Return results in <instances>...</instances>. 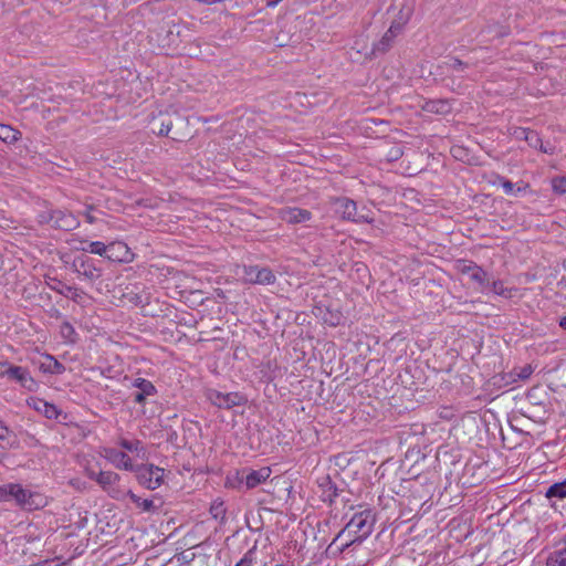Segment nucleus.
<instances>
[{"label":"nucleus","instance_id":"obj_33","mask_svg":"<svg viewBox=\"0 0 566 566\" xmlns=\"http://www.w3.org/2000/svg\"><path fill=\"white\" fill-rule=\"evenodd\" d=\"M527 130L528 128L525 127H511L510 135L516 140H525L527 138Z\"/></svg>","mask_w":566,"mask_h":566},{"label":"nucleus","instance_id":"obj_46","mask_svg":"<svg viewBox=\"0 0 566 566\" xmlns=\"http://www.w3.org/2000/svg\"><path fill=\"white\" fill-rule=\"evenodd\" d=\"M275 566H285L284 564H276Z\"/></svg>","mask_w":566,"mask_h":566},{"label":"nucleus","instance_id":"obj_19","mask_svg":"<svg viewBox=\"0 0 566 566\" xmlns=\"http://www.w3.org/2000/svg\"><path fill=\"white\" fill-rule=\"evenodd\" d=\"M423 112L444 115L451 112L452 105L448 99H428L420 105Z\"/></svg>","mask_w":566,"mask_h":566},{"label":"nucleus","instance_id":"obj_9","mask_svg":"<svg viewBox=\"0 0 566 566\" xmlns=\"http://www.w3.org/2000/svg\"><path fill=\"white\" fill-rule=\"evenodd\" d=\"M74 271L78 276L94 282L102 276V269L96 265L95 260L87 256H78L73 261Z\"/></svg>","mask_w":566,"mask_h":566},{"label":"nucleus","instance_id":"obj_20","mask_svg":"<svg viewBox=\"0 0 566 566\" xmlns=\"http://www.w3.org/2000/svg\"><path fill=\"white\" fill-rule=\"evenodd\" d=\"M318 488L321 490V499L323 502L332 504L338 496V489L329 476H325L319 481Z\"/></svg>","mask_w":566,"mask_h":566},{"label":"nucleus","instance_id":"obj_25","mask_svg":"<svg viewBox=\"0 0 566 566\" xmlns=\"http://www.w3.org/2000/svg\"><path fill=\"white\" fill-rule=\"evenodd\" d=\"M41 368L44 373H50L54 375H61L65 371L64 365H62L57 359H55L51 355L45 356V360L41 364Z\"/></svg>","mask_w":566,"mask_h":566},{"label":"nucleus","instance_id":"obj_42","mask_svg":"<svg viewBox=\"0 0 566 566\" xmlns=\"http://www.w3.org/2000/svg\"><path fill=\"white\" fill-rule=\"evenodd\" d=\"M282 0H266V6L270 8H274L281 2Z\"/></svg>","mask_w":566,"mask_h":566},{"label":"nucleus","instance_id":"obj_22","mask_svg":"<svg viewBox=\"0 0 566 566\" xmlns=\"http://www.w3.org/2000/svg\"><path fill=\"white\" fill-rule=\"evenodd\" d=\"M546 497L552 501V506L557 507L558 501L566 499V480L551 485L546 491Z\"/></svg>","mask_w":566,"mask_h":566},{"label":"nucleus","instance_id":"obj_17","mask_svg":"<svg viewBox=\"0 0 566 566\" xmlns=\"http://www.w3.org/2000/svg\"><path fill=\"white\" fill-rule=\"evenodd\" d=\"M133 387L138 389L134 395V401L138 405H144L147 397L154 396L157 392L153 382L145 378L134 379Z\"/></svg>","mask_w":566,"mask_h":566},{"label":"nucleus","instance_id":"obj_8","mask_svg":"<svg viewBox=\"0 0 566 566\" xmlns=\"http://www.w3.org/2000/svg\"><path fill=\"white\" fill-rule=\"evenodd\" d=\"M244 281L250 284L270 285L275 282V274L269 268L249 265L243 269Z\"/></svg>","mask_w":566,"mask_h":566},{"label":"nucleus","instance_id":"obj_38","mask_svg":"<svg viewBox=\"0 0 566 566\" xmlns=\"http://www.w3.org/2000/svg\"><path fill=\"white\" fill-rule=\"evenodd\" d=\"M193 556H195L193 553L184 552L180 555L176 556V559H177V562H189L193 558Z\"/></svg>","mask_w":566,"mask_h":566},{"label":"nucleus","instance_id":"obj_21","mask_svg":"<svg viewBox=\"0 0 566 566\" xmlns=\"http://www.w3.org/2000/svg\"><path fill=\"white\" fill-rule=\"evenodd\" d=\"M117 444L124 450L135 453L137 457L145 459L146 449L144 443L138 439L128 440L126 438H119Z\"/></svg>","mask_w":566,"mask_h":566},{"label":"nucleus","instance_id":"obj_14","mask_svg":"<svg viewBox=\"0 0 566 566\" xmlns=\"http://www.w3.org/2000/svg\"><path fill=\"white\" fill-rule=\"evenodd\" d=\"M56 229L71 231L80 226L78 219L70 212L63 210H54L50 214L49 220Z\"/></svg>","mask_w":566,"mask_h":566},{"label":"nucleus","instance_id":"obj_32","mask_svg":"<svg viewBox=\"0 0 566 566\" xmlns=\"http://www.w3.org/2000/svg\"><path fill=\"white\" fill-rule=\"evenodd\" d=\"M496 180L499 185L503 188L504 192L506 195H513L514 193V184L510 181L509 179L501 177L496 175Z\"/></svg>","mask_w":566,"mask_h":566},{"label":"nucleus","instance_id":"obj_39","mask_svg":"<svg viewBox=\"0 0 566 566\" xmlns=\"http://www.w3.org/2000/svg\"><path fill=\"white\" fill-rule=\"evenodd\" d=\"M252 558L250 557V552L247 553L235 566H251Z\"/></svg>","mask_w":566,"mask_h":566},{"label":"nucleus","instance_id":"obj_23","mask_svg":"<svg viewBox=\"0 0 566 566\" xmlns=\"http://www.w3.org/2000/svg\"><path fill=\"white\" fill-rule=\"evenodd\" d=\"M271 470L269 468H262L260 470H253L245 476V485L248 489H253L266 481L270 478Z\"/></svg>","mask_w":566,"mask_h":566},{"label":"nucleus","instance_id":"obj_40","mask_svg":"<svg viewBox=\"0 0 566 566\" xmlns=\"http://www.w3.org/2000/svg\"><path fill=\"white\" fill-rule=\"evenodd\" d=\"M451 69L455 72H460L464 69V63L458 59H454L452 61Z\"/></svg>","mask_w":566,"mask_h":566},{"label":"nucleus","instance_id":"obj_10","mask_svg":"<svg viewBox=\"0 0 566 566\" xmlns=\"http://www.w3.org/2000/svg\"><path fill=\"white\" fill-rule=\"evenodd\" d=\"M207 397L209 401L224 409H230L235 406H241L244 403L245 399L238 392H221L214 389L208 391Z\"/></svg>","mask_w":566,"mask_h":566},{"label":"nucleus","instance_id":"obj_15","mask_svg":"<svg viewBox=\"0 0 566 566\" xmlns=\"http://www.w3.org/2000/svg\"><path fill=\"white\" fill-rule=\"evenodd\" d=\"M280 218L287 223H303L312 218V213L306 209L297 207H285L280 210Z\"/></svg>","mask_w":566,"mask_h":566},{"label":"nucleus","instance_id":"obj_37","mask_svg":"<svg viewBox=\"0 0 566 566\" xmlns=\"http://www.w3.org/2000/svg\"><path fill=\"white\" fill-rule=\"evenodd\" d=\"M92 209L93 208L91 206H88V207H86V210L83 212L86 221L91 224L95 223V221H96L95 217L91 213Z\"/></svg>","mask_w":566,"mask_h":566},{"label":"nucleus","instance_id":"obj_11","mask_svg":"<svg viewBox=\"0 0 566 566\" xmlns=\"http://www.w3.org/2000/svg\"><path fill=\"white\" fill-rule=\"evenodd\" d=\"M460 273L468 275L471 281L478 284L481 290L489 287L488 273L472 261H463L459 263Z\"/></svg>","mask_w":566,"mask_h":566},{"label":"nucleus","instance_id":"obj_5","mask_svg":"<svg viewBox=\"0 0 566 566\" xmlns=\"http://www.w3.org/2000/svg\"><path fill=\"white\" fill-rule=\"evenodd\" d=\"M133 472L138 483L150 491L160 488L165 481V470L151 463L137 464Z\"/></svg>","mask_w":566,"mask_h":566},{"label":"nucleus","instance_id":"obj_45","mask_svg":"<svg viewBox=\"0 0 566 566\" xmlns=\"http://www.w3.org/2000/svg\"><path fill=\"white\" fill-rule=\"evenodd\" d=\"M337 539L335 538L334 542L332 544H329V547H333V544L336 542Z\"/></svg>","mask_w":566,"mask_h":566},{"label":"nucleus","instance_id":"obj_24","mask_svg":"<svg viewBox=\"0 0 566 566\" xmlns=\"http://www.w3.org/2000/svg\"><path fill=\"white\" fill-rule=\"evenodd\" d=\"M546 566H566V537L564 546L555 549L548 555Z\"/></svg>","mask_w":566,"mask_h":566},{"label":"nucleus","instance_id":"obj_6","mask_svg":"<svg viewBox=\"0 0 566 566\" xmlns=\"http://www.w3.org/2000/svg\"><path fill=\"white\" fill-rule=\"evenodd\" d=\"M0 377L15 381L29 391H34L38 387L36 381L31 376L28 368L12 365L8 361H0Z\"/></svg>","mask_w":566,"mask_h":566},{"label":"nucleus","instance_id":"obj_36","mask_svg":"<svg viewBox=\"0 0 566 566\" xmlns=\"http://www.w3.org/2000/svg\"><path fill=\"white\" fill-rule=\"evenodd\" d=\"M172 122L170 118L164 119L161 122L160 128L158 130V135L167 136L169 132L171 130Z\"/></svg>","mask_w":566,"mask_h":566},{"label":"nucleus","instance_id":"obj_1","mask_svg":"<svg viewBox=\"0 0 566 566\" xmlns=\"http://www.w3.org/2000/svg\"><path fill=\"white\" fill-rule=\"evenodd\" d=\"M10 501L25 511L41 510L49 504V499L43 493L27 489L20 483L0 485V502Z\"/></svg>","mask_w":566,"mask_h":566},{"label":"nucleus","instance_id":"obj_41","mask_svg":"<svg viewBox=\"0 0 566 566\" xmlns=\"http://www.w3.org/2000/svg\"><path fill=\"white\" fill-rule=\"evenodd\" d=\"M82 294H83V292H81L80 290H77L75 287H72V291H71V293H69L67 297L77 302L81 298Z\"/></svg>","mask_w":566,"mask_h":566},{"label":"nucleus","instance_id":"obj_35","mask_svg":"<svg viewBox=\"0 0 566 566\" xmlns=\"http://www.w3.org/2000/svg\"><path fill=\"white\" fill-rule=\"evenodd\" d=\"M533 374V368L531 365H525L518 369L516 373V376L518 379L525 380L530 378V376Z\"/></svg>","mask_w":566,"mask_h":566},{"label":"nucleus","instance_id":"obj_3","mask_svg":"<svg viewBox=\"0 0 566 566\" xmlns=\"http://www.w3.org/2000/svg\"><path fill=\"white\" fill-rule=\"evenodd\" d=\"M82 245L76 247V250L83 252H90L93 254H97L99 256H105L112 261L118 262H129L132 261V253L127 244L123 242H112L109 244H105L101 241H81Z\"/></svg>","mask_w":566,"mask_h":566},{"label":"nucleus","instance_id":"obj_34","mask_svg":"<svg viewBox=\"0 0 566 566\" xmlns=\"http://www.w3.org/2000/svg\"><path fill=\"white\" fill-rule=\"evenodd\" d=\"M10 430L4 424V422L0 419V447L4 448L8 444Z\"/></svg>","mask_w":566,"mask_h":566},{"label":"nucleus","instance_id":"obj_13","mask_svg":"<svg viewBox=\"0 0 566 566\" xmlns=\"http://www.w3.org/2000/svg\"><path fill=\"white\" fill-rule=\"evenodd\" d=\"M403 24L405 22H392L382 38L374 44L373 54L386 53L392 46L394 40L401 32Z\"/></svg>","mask_w":566,"mask_h":566},{"label":"nucleus","instance_id":"obj_28","mask_svg":"<svg viewBox=\"0 0 566 566\" xmlns=\"http://www.w3.org/2000/svg\"><path fill=\"white\" fill-rule=\"evenodd\" d=\"M60 334H61V337L67 343L76 342L77 334H76L73 325L70 324L69 322L62 323V325L60 327Z\"/></svg>","mask_w":566,"mask_h":566},{"label":"nucleus","instance_id":"obj_4","mask_svg":"<svg viewBox=\"0 0 566 566\" xmlns=\"http://www.w3.org/2000/svg\"><path fill=\"white\" fill-rule=\"evenodd\" d=\"M87 476L95 481L107 494L117 501L125 500V492L119 488L120 475L113 471H88Z\"/></svg>","mask_w":566,"mask_h":566},{"label":"nucleus","instance_id":"obj_18","mask_svg":"<svg viewBox=\"0 0 566 566\" xmlns=\"http://www.w3.org/2000/svg\"><path fill=\"white\" fill-rule=\"evenodd\" d=\"M27 402L29 407L42 413L48 419H57L60 415V410L56 408V406L41 398H30Z\"/></svg>","mask_w":566,"mask_h":566},{"label":"nucleus","instance_id":"obj_29","mask_svg":"<svg viewBox=\"0 0 566 566\" xmlns=\"http://www.w3.org/2000/svg\"><path fill=\"white\" fill-rule=\"evenodd\" d=\"M526 134L527 138H525V142L528 144V146L533 148H539L543 153H547V149L543 146L539 135L535 130L528 128Z\"/></svg>","mask_w":566,"mask_h":566},{"label":"nucleus","instance_id":"obj_7","mask_svg":"<svg viewBox=\"0 0 566 566\" xmlns=\"http://www.w3.org/2000/svg\"><path fill=\"white\" fill-rule=\"evenodd\" d=\"M336 212L344 219L355 223L371 222L373 218L367 213L358 211L354 200L348 198H339L335 202Z\"/></svg>","mask_w":566,"mask_h":566},{"label":"nucleus","instance_id":"obj_26","mask_svg":"<svg viewBox=\"0 0 566 566\" xmlns=\"http://www.w3.org/2000/svg\"><path fill=\"white\" fill-rule=\"evenodd\" d=\"M21 138V133L13 127L0 124V139L6 144H13Z\"/></svg>","mask_w":566,"mask_h":566},{"label":"nucleus","instance_id":"obj_12","mask_svg":"<svg viewBox=\"0 0 566 566\" xmlns=\"http://www.w3.org/2000/svg\"><path fill=\"white\" fill-rule=\"evenodd\" d=\"M103 457L118 470L133 472L136 467L126 452L116 448H104Z\"/></svg>","mask_w":566,"mask_h":566},{"label":"nucleus","instance_id":"obj_31","mask_svg":"<svg viewBox=\"0 0 566 566\" xmlns=\"http://www.w3.org/2000/svg\"><path fill=\"white\" fill-rule=\"evenodd\" d=\"M552 188L556 193H566V176H559L552 179Z\"/></svg>","mask_w":566,"mask_h":566},{"label":"nucleus","instance_id":"obj_43","mask_svg":"<svg viewBox=\"0 0 566 566\" xmlns=\"http://www.w3.org/2000/svg\"><path fill=\"white\" fill-rule=\"evenodd\" d=\"M108 254H113V255H126V254H125V250H114V251H108Z\"/></svg>","mask_w":566,"mask_h":566},{"label":"nucleus","instance_id":"obj_2","mask_svg":"<svg viewBox=\"0 0 566 566\" xmlns=\"http://www.w3.org/2000/svg\"><path fill=\"white\" fill-rule=\"evenodd\" d=\"M375 516L369 510L355 513L348 521L346 526L337 534L336 539L347 536L348 539L339 547V552H344L355 543L365 541L374 530Z\"/></svg>","mask_w":566,"mask_h":566},{"label":"nucleus","instance_id":"obj_16","mask_svg":"<svg viewBox=\"0 0 566 566\" xmlns=\"http://www.w3.org/2000/svg\"><path fill=\"white\" fill-rule=\"evenodd\" d=\"M128 497L132 503L135 505L140 513H156L159 511L160 505L155 503V500H159L158 497L154 499H143L135 494L133 491L125 492V499Z\"/></svg>","mask_w":566,"mask_h":566},{"label":"nucleus","instance_id":"obj_30","mask_svg":"<svg viewBox=\"0 0 566 566\" xmlns=\"http://www.w3.org/2000/svg\"><path fill=\"white\" fill-rule=\"evenodd\" d=\"M49 286L51 290L56 291L57 293H60L64 296H69V293H71V291H72V286H69V285L64 284L63 282L55 280V279L52 280V283H49Z\"/></svg>","mask_w":566,"mask_h":566},{"label":"nucleus","instance_id":"obj_27","mask_svg":"<svg viewBox=\"0 0 566 566\" xmlns=\"http://www.w3.org/2000/svg\"><path fill=\"white\" fill-rule=\"evenodd\" d=\"M492 292L496 295L503 296L505 298L513 297V292H516V289L505 287L504 283L501 280L493 281L491 284L489 283Z\"/></svg>","mask_w":566,"mask_h":566},{"label":"nucleus","instance_id":"obj_44","mask_svg":"<svg viewBox=\"0 0 566 566\" xmlns=\"http://www.w3.org/2000/svg\"><path fill=\"white\" fill-rule=\"evenodd\" d=\"M559 326L566 331V316L562 317L559 321Z\"/></svg>","mask_w":566,"mask_h":566}]
</instances>
